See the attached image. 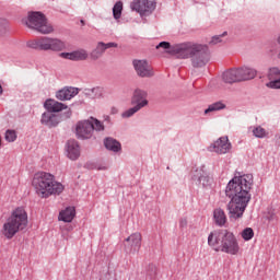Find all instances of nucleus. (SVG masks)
Returning a JSON list of instances; mask_svg holds the SVG:
<instances>
[{
    "instance_id": "4468645a",
    "label": "nucleus",
    "mask_w": 280,
    "mask_h": 280,
    "mask_svg": "<svg viewBox=\"0 0 280 280\" xmlns=\"http://www.w3.org/2000/svg\"><path fill=\"white\" fill-rule=\"evenodd\" d=\"M59 58H63L65 60H73V61L88 60L89 52L85 49H79L72 52H60Z\"/></svg>"
},
{
    "instance_id": "c85d7f7f",
    "label": "nucleus",
    "mask_w": 280,
    "mask_h": 280,
    "mask_svg": "<svg viewBox=\"0 0 280 280\" xmlns=\"http://www.w3.org/2000/svg\"><path fill=\"white\" fill-rule=\"evenodd\" d=\"M141 108H143V103L127 109L126 112H124L121 114V117L124 119H128L129 117H132V115H135L136 113H139V110H141Z\"/></svg>"
},
{
    "instance_id": "ea45409f",
    "label": "nucleus",
    "mask_w": 280,
    "mask_h": 280,
    "mask_svg": "<svg viewBox=\"0 0 280 280\" xmlns=\"http://www.w3.org/2000/svg\"><path fill=\"white\" fill-rule=\"evenodd\" d=\"M198 176V180L200 183H205V180H207V176L205 175V173L200 174V175H197Z\"/></svg>"
},
{
    "instance_id": "4c0bfd02",
    "label": "nucleus",
    "mask_w": 280,
    "mask_h": 280,
    "mask_svg": "<svg viewBox=\"0 0 280 280\" xmlns=\"http://www.w3.org/2000/svg\"><path fill=\"white\" fill-rule=\"evenodd\" d=\"M156 266L155 265H149V271L148 275H150L151 277H156Z\"/></svg>"
},
{
    "instance_id": "f8f14e48",
    "label": "nucleus",
    "mask_w": 280,
    "mask_h": 280,
    "mask_svg": "<svg viewBox=\"0 0 280 280\" xmlns=\"http://www.w3.org/2000/svg\"><path fill=\"white\" fill-rule=\"evenodd\" d=\"M132 66L139 78H153L154 69L147 60L136 59L132 61Z\"/></svg>"
},
{
    "instance_id": "72a5a7b5",
    "label": "nucleus",
    "mask_w": 280,
    "mask_h": 280,
    "mask_svg": "<svg viewBox=\"0 0 280 280\" xmlns=\"http://www.w3.org/2000/svg\"><path fill=\"white\" fill-rule=\"evenodd\" d=\"M5 141H8L9 143L16 141V131L15 130H7Z\"/></svg>"
},
{
    "instance_id": "aec40b11",
    "label": "nucleus",
    "mask_w": 280,
    "mask_h": 280,
    "mask_svg": "<svg viewBox=\"0 0 280 280\" xmlns=\"http://www.w3.org/2000/svg\"><path fill=\"white\" fill-rule=\"evenodd\" d=\"M44 108L48 110V113H60V110L67 109V105L56 101V100H47L44 104Z\"/></svg>"
},
{
    "instance_id": "a18cd8bd",
    "label": "nucleus",
    "mask_w": 280,
    "mask_h": 280,
    "mask_svg": "<svg viewBox=\"0 0 280 280\" xmlns=\"http://www.w3.org/2000/svg\"><path fill=\"white\" fill-rule=\"evenodd\" d=\"M0 145H1V139H0Z\"/></svg>"
},
{
    "instance_id": "79ce46f5",
    "label": "nucleus",
    "mask_w": 280,
    "mask_h": 280,
    "mask_svg": "<svg viewBox=\"0 0 280 280\" xmlns=\"http://www.w3.org/2000/svg\"><path fill=\"white\" fill-rule=\"evenodd\" d=\"M180 226H187V220H185V219L182 220V221H180Z\"/></svg>"
},
{
    "instance_id": "20e7f679",
    "label": "nucleus",
    "mask_w": 280,
    "mask_h": 280,
    "mask_svg": "<svg viewBox=\"0 0 280 280\" xmlns=\"http://www.w3.org/2000/svg\"><path fill=\"white\" fill-rule=\"evenodd\" d=\"M27 226V212L25 209L18 208L15 209L5 223L2 226V235L7 237V240H12L14 235L19 233V231H23Z\"/></svg>"
},
{
    "instance_id": "2f4dec72",
    "label": "nucleus",
    "mask_w": 280,
    "mask_h": 280,
    "mask_svg": "<svg viewBox=\"0 0 280 280\" xmlns=\"http://www.w3.org/2000/svg\"><path fill=\"white\" fill-rule=\"evenodd\" d=\"M174 48V45L170 44V42H161L156 49H164L166 54H170L172 56V49Z\"/></svg>"
},
{
    "instance_id": "dca6fc26",
    "label": "nucleus",
    "mask_w": 280,
    "mask_h": 280,
    "mask_svg": "<svg viewBox=\"0 0 280 280\" xmlns=\"http://www.w3.org/2000/svg\"><path fill=\"white\" fill-rule=\"evenodd\" d=\"M80 93V90L77 88H63L56 93L57 100L65 102L67 100H72Z\"/></svg>"
},
{
    "instance_id": "c9c22d12",
    "label": "nucleus",
    "mask_w": 280,
    "mask_h": 280,
    "mask_svg": "<svg viewBox=\"0 0 280 280\" xmlns=\"http://www.w3.org/2000/svg\"><path fill=\"white\" fill-rule=\"evenodd\" d=\"M102 52L100 50H97V48H95L94 50H92V52L90 54V58L92 60H98V58H102Z\"/></svg>"
},
{
    "instance_id": "a211bd4d",
    "label": "nucleus",
    "mask_w": 280,
    "mask_h": 280,
    "mask_svg": "<svg viewBox=\"0 0 280 280\" xmlns=\"http://www.w3.org/2000/svg\"><path fill=\"white\" fill-rule=\"evenodd\" d=\"M67 154L71 161L80 159V144L75 140H69L67 143Z\"/></svg>"
},
{
    "instance_id": "b1692460",
    "label": "nucleus",
    "mask_w": 280,
    "mask_h": 280,
    "mask_svg": "<svg viewBox=\"0 0 280 280\" xmlns=\"http://www.w3.org/2000/svg\"><path fill=\"white\" fill-rule=\"evenodd\" d=\"M213 218L218 226H224L226 224V213H224V210L220 208L215 209L213 212Z\"/></svg>"
},
{
    "instance_id": "58836bf2",
    "label": "nucleus",
    "mask_w": 280,
    "mask_h": 280,
    "mask_svg": "<svg viewBox=\"0 0 280 280\" xmlns=\"http://www.w3.org/2000/svg\"><path fill=\"white\" fill-rule=\"evenodd\" d=\"M113 47L117 48V47H119V45L117 43H114V42H110V43H107V44L105 43V50L110 49Z\"/></svg>"
},
{
    "instance_id": "5701e85b",
    "label": "nucleus",
    "mask_w": 280,
    "mask_h": 280,
    "mask_svg": "<svg viewBox=\"0 0 280 280\" xmlns=\"http://www.w3.org/2000/svg\"><path fill=\"white\" fill-rule=\"evenodd\" d=\"M73 218H75V208L69 207L59 213V220L62 222H73Z\"/></svg>"
},
{
    "instance_id": "6ab92c4d",
    "label": "nucleus",
    "mask_w": 280,
    "mask_h": 280,
    "mask_svg": "<svg viewBox=\"0 0 280 280\" xmlns=\"http://www.w3.org/2000/svg\"><path fill=\"white\" fill-rule=\"evenodd\" d=\"M42 124L48 126V128H54L60 124V118L51 112H46L42 115Z\"/></svg>"
},
{
    "instance_id": "f03ea898",
    "label": "nucleus",
    "mask_w": 280,
    "mask_h": 280,
    "mask_svg": "<svg viewBox=\"0 0 280 280\" xmlns=\"http://www.w3.org/2000/svg\"><path fill=\"white\" fill-rule=\"evenodd\" d=\"M208 245L217 253L238 255L240 243L235 234L229 230L213 231L208 236Z\"/></svg>"
},
{
    "instance_id": "9b49d317",
    "label": "nucleus",
    "mask_w": 280,
    "mask_h": 280,
    "mask_svg": "<svg viewBox=\"0 0 280 280\" xmlns=\"http://www.w3.org/2000/svg\"><path fill=\"white\" fill-rule=\"evenodd\" d=\"M143 236L139 232L132 233L125 240V248L129 255H137L141 250V242Z\"/></svg>"
},
{
    "instance_id": "bb28decb",
    "label": "nucleus",
    "mask_w": 280,
    "mask_h": 280,
    "mask_svg": "<svg viewBox=\"0 0 280 280\" xmlns=\"http://www.w3.org/2000/svg\"><path fill=\"white\" fill-rule=\"evenodd\" d=\"M85 94L93 100H97L104 95V88H93L86 90Z\"/></svg>"
},
{
    "instance_id": "6e6552de",
    "label": "nucleus",
    "mask_w": 280,
    "mask_h": 280,
    "mask_svg": "<svg viewBox=\"0 0 280 280\" xmlns=\"http://www.w3.org/2000/svg\"><path fill=\"white\" fill-rule=\"evenodd\" d=\"M94 130L96 132H102L104 130V124L94 117H91L88 120H81L77 125V135L79 139H91Z\"/></svg>"
},
{
    "instance_id": "7ed1b4c3",
    "label": "nucleus",
    "mask_w": 280,
    "mask_h": 280,
    "mask_svg": "<svg viewBox=\"0 0 280 280\" xmlns=\"http://www.w3.org/2000/svg\"><path fill=\"white\" fill-rule=\"evenodd\" d=\"M32 185L38 198H49L50 196H60L65 191V185L57 182L54 175L45 172H38L34 175Z\"/></svg>"
},
{
    "instance_id": "c756f323",
    "label": "nucleus",
    "mask_w": 280,
    "mask_h": 280,
    "mask_svg": "<svg viewBox=\"0 0 280 280\" xmlns=\"http://www.w3.org/2000/svg\"><path fill=\"white\" fill-rule=\"evenodd\" d=\"M241 237H243L245 242H250V240L255 237V231H253V228H246L242 231Z\"/></svg>"
},
{
    "instance_id": "cd10ccee",
    "label": "nucleus",
    "mask_w": 280,
    "mask_h": 280,
    "mask_svg": "<svg viewBox=\"0 0 280 280\" xmlns=\"http://www.w3.org/2000/svg\"><path fill=\"white\" fill-rule=\"evenodd\" d=\"M141 108H143V103L127 109L126 112H124L121 114V117L124 119H128L129 117H132V115H135L136 113H139V110H141Z\"/></svg>"
},
{
    "instance_id": "c03bdc74",
    "label": "nucleus",
    "mask_w": 280,
    "mask_h": 280,
    "mask_svg": "<svg viewBox=\"0 0 280 280\" xmlns=\"http://www.w3.org/2000/svg\"><path fill=\"white\" fill-rule=\"evenodd\" d=\"M82 25H84V20H81Z\"/></svg>"
},
{
    "instance_id": "a878e982",
    "label": "nucleus",
    "mask_w": 280,
    "mask_h": 280,
    "mask_svg": "<svg viewBox=\"0 0 280 280\" xmlns=\"http://www.w3.org/2000/svg\"><path fill=\"white\" fill-rule=\"evenodd\" d=\"M224 108H226V104H224L222 101H219L210 104L205 110V115H209V113H215L218 110H224Z\"/></svg>"
},
{
    "instance_id": "e433bc0d",
    "label": "nucleus",
    "mask_w": 280,
    "mask_h": 280,
    "mask_svg": "<svg viewBox=\"0 0 280 280\" xmlns=\"http://www.w3.org/2000/svg\"><path fill=\"white\" fill-rule=\"evenodd\" d=\"M96 50L101 52V55L104 56V51H106V46L104 42H100L96 45Z\"/></svg>"
},
{
    "instance_id": "0eeeda50",
    "label": "nucleus",
    "mask_w": 280,
    "mask_h": 280,
    "mask_svg": "<svg viewBox=\"0 0 280 280\" xmlns=\"http://www.w3.org/2000/svg\"><path fill=\"white\" fill-rule=\"evenodd\" d=\"M25 25L31 30H36L39 34H51L54 32V26L47 22V18L40 12L28 13Z\"/></svg>"
},
{
    "instance_id": "37998d69",
    "label": "nucleus",
    "mask_w": 280,
    "mask_h": 280,
    "mask_svg": "<svg viewBox=\"0 0 280 280\" xmlns=\"http://www.w3.org/2000/svg\"><path fill=\"white\" fill-rule=\"evenodd\" d=\"M3 93V88L0 84V95Z\"/></svg>"
},
{
    "instance_id": "4be33fe9",
    "label": "nucleus",
    "mask_w": 280,
    "mask_h": 280,
    "mask_svg": "<svg viewBox=\"0 0 280 280\" xmlns=\"http://www.w3.org/2000/svg\"><path fill=\"white\" fill-rule=\"evenodd\" d=\"M268 78L270 80V82L267 83L269 89H280V71L277 68L269 70Z\"/></svg>"
},
{
    "instance_id": "9d476101",
    "label": "nucleus",
    "mask_w": 280,
    "mask_h": 280,
    "mask_svg": "<svg viewBox=\"0 0 280 280\" xmlns=\"http://www.w3.org/2000/svg\"><path fill=\"white\" fill-rule=\"evenodd\" d=\"M130 8L140 16H150L156 10V0H133Z\"/></svg>"
},
{
    "instance_id": "1a4fd4ad",
    "label": "nucleus",
    "mask_w": 280,
    "mask_h": 280,
    "mask_svg": "<svg viewBox=\"0 0 280 280\" xmlns=\"http://www.w3.org/2000/svg\"><path fill=\"white\" fill-rule=\"evenodd\" d=\"M200 49H202V44L195 42H184L173 45V48L171 49V56H175V58H178L179 60H187L191 58L192 54L200 51Z\"/></svg>"
},
{
    "instance_id": "f3484780",
    "label": "nucleus",
    "mask_w": 280,
    "mask_h": 280,
    "mask_svg": "<svg viewBox=\"0 0 280 280\" xmlns=\"http://www.w3.org/2000/svg\"><path fill=\"white\" fill-rule=\"evenodd\" d=\"M131 104H136V106L143 105V108L148 105V92L137 89L133 92L131 97Z\"/></svg>"
},
{
    "instance_id": "ddd939ff",
    "label": "nucleus",
    "mask_w": 280,
    "mask_h": 280,
    "mask_svg": "<svg viewBox=\"0 0 280 280\" xmlns=\"http://www.w3.org/2000/svg\"><path fill=\"white\" fill-rule=\"evenodd\" d=\"M191 65L196 69L205 67L207 62H209V51L207 49V46L201 45V49L198 51H195L190 56Z\"/></svg>"
},
{
    "instance_id": "412c9836",
    "label": "nucleus",
    "mask_w": 280,
    "mask_h": 280,
    "mask_svg": "<svg viewBox=\"0 0 280 280\" xmlns=\"http://www.w3.org/2000/svg\"><path fill=\"white\" fill-rule=\"evenodd\" d=\"M268 78L270 80V82L267 83L269 89H280V71L277 68L269 70Z\"/></svg>"
},
{
    "instance_id": "7c9ffc66",
    "label": "nucleus",
    "mask_w": 280,
    "mask_h": 280,
    "mask_svg": "<svg viewBox=\"0 0 280 280\" xmlns=\"http://www.w3.org/2000/svg\"><path fill=\"white\" fill-rule=\"evenodd\" d=\"M124 10V3L118 1L113 8L114 19H121V11Z\"/></svg>"
},
{
    "instance_id": "f257e3e1",
    "label": "nucleus",
    "mask_w": 280,
    "mask_h": 280,
    "mask_svg": "<svg viewBox=\"0 0 280 280\" xmlns=\"http://www.w3.org/2000/svg\"><path fill=\"white\" fill-rule=\"evenodd\" d=\"M250 189H253V175L235 176L225 188V196L231 198L228 205L230 218L238 220L244 215L248 202H250Z\"/></svg>"
},
{
    "instance_id": "2eb2a0df",
    "label": "nucleus",
    "mask_w": 280,
    "mask_h": 280,
    "mask_svg": "<svg viewBox=\"0 0 280 280\" xmlns=\"http://www.w3.org/2000/svg\"><path fill=\"white\" fill-rule=\"evenodd\" d=\"M213 151L217 154H226L231 152V142H229V137L219 138L212 145Z\"/></svg>"
},
{
    "instance_id": "393cba45",
    "label": "nucleus",
    "mask_w": 280,
    "mask_h": 280,
    "mask_svg": "<svg viewBox=\"0 0 280 280\" xmlns=\"http://www.w3.org/2000/svg\"><path fill=\"white\" fill-rule=\"evenodd\" d=\"M104 144L105 148L112 152H119V150H121V143L113 138L105 139Z\"/></svg>"
},
{
    "instance_id": "473e14b6",
    "label": "nucleus",
    "mask_w": 280,
    "mask_h": 280,
    "mask_svg": "<svg viewBox=\"0 0 280 280\" xmlns=\"http://www.w3.org/2000/svg\"><path fill=\"white\" fill-rule=\"evenodd\" d=\"M254 137H257V139H264V137H268V131L264 129V127H256L253 130Z\"/></svg>"
},
{
    "instance_id": "a19ab883",
    "label": "nucleus",
    "mask_w": 280,
    "mask_h": 280,
    "mask_svg": "<svg viewBox=\"0 0 280 280\" xmlns=\"http://www.w3.org/2000/svg\"><path fill=\"white\" fill-rule=\"evenodd\" d=\"M117 113H119V109L117 107H112L110 108V114L112 115H117Z\"/></svg>"
},
{
    "instance_id": "423d86ee",
    "label": "nucleus",
    "mask_w": 280,
    "mask_h": 280,
    "mask_svg": "<svg viewBox=\"0 0 280 280\" xmlns=\"http://www.w3.org/2000/svg\"><path fill=\"white\" fill-rule=\"evenodd\" d=\"M31 49H40L42 51H65L67 49V44L58 38L42 37L28 42L27 44Z\"/></svg>"
},
{
    "instance_id": "f704fd0d",
    "label": "nucleus",
    "mask_w": 280,
    "mask_h": 280,
    "mask_svg": "<svg viewBox=\"0 0 280 280\" xmlns=\"http://www.w3.org/2000/svg\"><path fill=\"white\" fill-rule=\"evenodd\" d=\"M222 36H226V32H224L222 35L213 36L210 40V45H218V43H222Z\"/></svg>"
},
{
    "instance_id": "39448f33",
    "label": "nucleus",
    "mask_w": 280,
    "mask_h": 280,
    "mask_svg": "<svg viewBox=\"0 0 280 280\" xmlns=\"http://www.w3.org/2000/svg\"><path fill=\"white\" fill-rule=\"evenodd\" d=\"M257 70L250 67H242L228 70L223 73L222 80L226 84H235V82H246V80H255Z\"/></svg>"
}]
</instances>
